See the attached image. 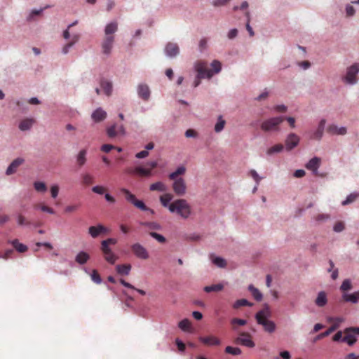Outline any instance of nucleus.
Returning <instances> with one entry per match:
<instances>
[{"label": "nucleus", "mask_w": 359, "mask_h": 359, "mask_svg": "<svg viewBox=\"0 0 359 359\" xmlns=\"http://www.w3.org/2000/svg\"><path fill=\"white\" fill-rule=\"evenodd\" d=\"M342 299L346 302L357 304L359 302V290L351 294L344 293L342 294Z\"/></svg>", "instance_id": "nucleus-22"}, {"label": "nucleus", "mask_w": 359, "mask_h": 359, "mask_svg": "<svg viewBox=\"0 0 359 359\" xmlns=\"http://www.w3.org/2000/svg\"><path fill=\"white\" fill-rule=\"evenodd\" d=\"M345 336L342 341L346 342L349 346H353L357 341L356 336L359 335V327H351L344 330Z\"/></svg>", "instance_id": "nucleus-8"}, {"label": "nucleus", "mask_w": 359, "mask_h": 359, "mask_svg": "<svg viewBox=\"0 0 359 359\" xmlns=\"http://www.w3.org/2000/svg\"><path fill=\"white\" fill-rule=\"evenodd\" d=\"M79 39V34H74L72 36L70 41L67 43L63 48H62V53L64 54H67L69 52V48L75 44Z\"/></svg>", "instance_id": "nucleus-31"}, {"label": "nucleus", "mask_w": 359, "mask_h": 359, "mask_svg": "<svg viewBox=\"0 0 359 359\" xmlns=\"http://www.w3.org/2000/svg\"><path fill=\"white\" fill-rule=\"evenodd\" d=\"M250 175L254 179L256 183L258 184L262 180V177L259 176L257 172L255 170H251L250 171Z\"/></svg>", "instance_id": "nucleus-58"}, {"label": "nucleus", "mask_w": 359, "mask_h": 359, "mask_svg": "<svg viewBox=\"0 0 359 359\" xmlns=\"http://www.w3.org/2000/svg\"><path fill=\"white\" fill-rule=\"evenodd\" d=\"M90 277H91L92 280L94 283H95L97 284H100L102 283V278L97 270L94 269L92 271Z\"/></svg>", "instance_id": "nucleus-50"}, {"label": "nucleus", "mask_w": 359, "mask_h": 359, "mask_svg": "<svg viewBox=\"0 0 359 359\" xmlns=\"http://www.w3.org/2000/svg\"><path fill=\"white\" fill-rule=\"evenodd\" d=\"M118 30V24L112 22L107 24L104 29V38L102 43V53L109 55L111 53L114 42V34Z\"/></svg>", "instance_id": "nucleus-2"}, {"label": "nucleus", "mask_w": 359, "mask_h": 359, "mask_svg": "<svg viewBox=\"0 0 359 359\" xmlns=\"http://www.w3.org/2000/svg\"><path fill=\"white\" fill-rule=\"evenodd\" d=\"M271 316V311L268 306L259 311L255 315V319L259 325H261L264 330L268 333H273L276 329V323L269 320Z\"/></svg>", "instance_id": "nucleus-1"}, {"label": "nucleus", "mask_w": 359, "mask_h": 359, "mask_svg": "<svg viewBox=\"0 0 359 359\" xmlns=\"http://www.w3.org/2000/svg\"><path fill=\"white\" fill-rule=\"evenodd\" d=\"M168 209L184 219H187L191 213V207L185 199L175 200L169 205Z\"/></svg>", "instance_id": "nucleus-3"}, {"label": "nucleus", "mask_w": 359, "mask_h": 359, "mask_svg": "<svg viewBox=\"0 0 359 359\" xmlns=\"http://www.w3.org/2000/svg\"><path fill=\"white\" fill-rule=\"evenodd\" d=\"M284 121L282 116L270 118L261 124V129L265 132L276 131L279 130V125Z\"/></svg>", "instance_id": "nucleus-5"}, {"label": "nucleus", "mask_w": 359, "mask_h": 359, "mask_svg": "<svg viewBox=\"0 0 359 359\" xmlns=\"http://www.w3.org/2000/svg\"><path fill=\"white\" fill-rule=\"evenodd\" d=\"M89 259L90 255L87 252L81 251L76 256L75 261L79 264H84Z\"/></svg>", "instance_id": "nucleus-27"}, {"label": "nucleus", "mask_w": 359, "mask_h": 359, "mask_svg": "<svg viewBox=\"0 0 359 359\" xmlns=\"http://www.w3.org/2000/svg\"><path fill=\"white\" fill-rule=\"evenodd\" d=\"M121 192L124 194L125 198L127 201L133 204L136 208L142 210L148 211L151 214H154V210L146 206L143 201L137 200L134 194H133L129 190L126 189H121Z\"/></svg>", "instance_id": "nucleus-4"}, {"label": "nucleus", "mask_w": 359, "mask_h": 359, "mask_svg": "<svg viewBox=\"0 0 359 359\" xmlns=\"http://www.w3.org/2000/svg\"><path fill=\"white\" fill-rule=\"evenodd\" d=\"M165 52L169 57H175L180 53V49L177 43L169 42L165 48Z\"/></svg>", "instance_id": "nucleus-18"}, {"label": "nucleus", "mask_w": 359, "mask_h": 359, "mask_svg": "<svg viewBox=\"0 0 359 359\" xmlns=\"http://www.w3.org/2000/svg\"><path fill=\"white\" fill-rule=\"evenodd\" d=\"M344 229V224L342 222H337L334 226V231L341 232Z\"/></svg>", "instance_id": "nucleus-60"}, {"label": "nucleus", "mask_w": 359, "mask_h": 359, "mask_svg": "<svg viewBox=\"0 0 359 359\" xmlns=\"http://www.w3.org/2000/svg\"><path fill=\"white\" fill-rule=\"evenodd\" d=\"M329 218H330V215H326V214H318L315 217L316 221H317L318 222H322L326 221Z\"/></svg>", "instance_id": "nucleus-55"}, {"label": "nucleus", "mask_w": 359, "mask_h": 359, "mask_svg": "<svg viewBox=\"0 0 359 359\" xmlns=\"http://www.w3.org/2000/svg\"><path fill=\"white\" fill-rule=\"evenodd\" d=\"M225 124H226L225 120L223 119L222 116H219L218 117L217 122L215 126V131L216 133L221 132L224 129Z\"/></svg>", "instance_id": "nucleus-41"}, {"label": "nucleus", "mask_w": 359, "mask_h": 359, "mask_svg": "<svg viewBox=\"0 0 359 359\" xmlns=\"http://www.w3.org/2000/svg\"><path fill=\"white\" fill-rule=\"evenodd\" d=\"M34 187L36 191L39 192H45L47 190L46 184L42 182H35L34 183Z\"/></svg>", "instance_id": "nucleus-49"}, {"label": "nucleus", "mask_w": 359, "mask_h": 359, "mask_svg": "<svg viewBox=\"0 0 359 359\" xmlns=\"http://www.w3.org/2000/svg\"><path fill=\"white\" fill-rule=\"evenodd\" d=\"M172 180L174 181L172 184L173 191L177 196H184L186 194L187 191V185L185 180L182 177H179L178 179Z\"/></svg>", "instance_id": "nucleus-10"}, {"label": "nucleus", "mask_w": 359, "mask_h": 359, "mask_svg": "<svg viewBox=\"0 0 359 359\" xmlns=\"http://www.w3.org/2000/svg\"><path fill=\"white\" fill-rule=\"evenodd\" d=\"M253 305L252 303H250L245 299H241L234 302L233 304V308L235 309H238L241 306H252Z\"/></svg>", "instance_id": "nucleus-38"}, {"label": "nucleus", "mask_w": 359, "mask_h": 359, "mask_svg": "<svg viewBox=\"0 0 359 359\" xmlns=\"http://www.w3.org/2000/svg\"><path fill=\"white\" fill-rule=\"evenodd\" d=\"M199 340L201 342L207 346H218L221 344L220 340L217 337L212 335L201 337Z\"/></svg>", "instance_id": "nucleus-17"}, {"label": "nucleus", "mask_w": 359, "mask_h": 359, "mask_svg": "<svg viewBox=\"0 0 359 359\" xmlns=\"http://www.w3.org/2000/svg\"><path fill=\"white\" fill-rule=\"evenodd\" d=\"M100 85L105 94L108 96L110 95L112 91L111 83L106 80H102Z\"/></svg>", "instance_id": "nucleus-35"}, {"label": "nucleus", "mask_w": 359, "mask_h": 359, "mask_svg": "<svg viewBox=\"0 0 359 359\" xmlns=\"http://www.w3.org/2000/svg\"><path fill=\"white\" fill-rule=\"evenodd\" d=\"M108 232V229L102 224L92 226L88 229L89 234L94 238L98 237L100 234H104Z\"/></svg>", "instance_id": "nucleus-15"}, {"label": "nucleus", "mask_w": 359, "mask_h": 359, "mask_svg": "<svg viewBox=\"0 0 359 359\" xmlns=\"http://www.w3.org/2000/svg\"><path fill=\"white\" fill-rule=\"evenodd\" d=\"M326 121L325 119H322L318 126L317 130L313 133L311 138L317 140H320L324 133L325 126Z\"/></svg>", "instance_id": "nucleus-21"}, {"label": "nucleus", "mask_w": 359, "mask_h": 359, "mask_svg": "<svg viewBox=\"0 0 359 359\" xmlns=\"http://www.w3.org/2000/svg\"><path fill=\"white\" fill-rule=\"evenodd\" d=\"M116 128L117 125L114 124L111 126L107 128V134L110 138H113L118 135V132Z\"/></svg>", "instance_id": "nucleus-43"}, {"label": "nucleus", "mask_w": 359, "mask_h": 359, "mask_svg": "<svg viewBox=\"0 0 359 359\" xmlns=\"http://www.w3.org/2000/svg\"><path fill=\"white\" fill-rule=\"evenodd\" d=\"M231 0H214L212 1V5L215 7L222 6L228 4Z\"/></svg>", "instance_id": "nucleus-57"}, {"label": "nucleus", "mask_w": 359, "mask_h": 359, "mask_svg": "<svg viewBox=\"0 0 359 359\" xmlns=\"http://www.w3.org/2000/svg\"><path fill=\"white\" fill-rule=\"evenodd\" d=\"M337 327H338L337 325H334L331 326L327 330H326L324 332L320 333L319 334V337H325L328 336L330 334H331L332 332H334L337 328Z\"/></svg>", "instance_id": "nucleus-54"}, {"label": "nucleus", "mask_w": 359, "mask_h": 359, "mask_svg": "<svg viewBox=\"0 0 359 359\" xmlns=\"http://www.w3.org/2000/svg\"><path fill=\"white\" fill-rule=\"evenodd\" d=\"M58 193H59V187L57 185H56V184L53 185L50 187L51 196L53 198H55L57 196Z\"/></svg>", "instance_id": "nucleus-62"}, {"label": "nucleus", "mask_w": 359, "mask_h": 359, "mask_svg": "<svg viewBox=\"0 0 359 359\" xmlns=\"http://www.w3.org/2000/svg\"><path fill=\"white\" fill-rule=\"evenodd\" d=\"M114 148H115L114 146L109 144H105L101 147V151L104 153H109Z\"/></svg>", "instance_id": "nucleus-64"}, {"label": "nucleus", "mask_w": 359, "mask_h": 359, "mask_svg": "<svg viewBox=\"0 0 359 359\" xmlns=\"http://www.w3.org/2000/svg\"><path fill=\"white\" fill-rule=\"evenodd\" d=\"M101 251L102 252L104 259L111 264H114L116 260L118 259V256H116L114 252L111 250L110 248H100Z\"/></svg>", "instance_id": "nucleus-13"}, {"label": "nucleus", "mask_w": 359, "mask_h": 359, "mask_svg": "<svg viewBox=\"0 0 359 359\" xmlns=\"http://www.w3.org/2000/svg\"><path fill=\"white\" fill-rule=\"evenodd\" d=\"M137 93L139 96L144 100H148L150 97V90L148 86L145 84H140L137 88Z\"/></svg>", "instance_id": "nucleus-23"}, {"label": "nucleus", "mask_w": 359, "mask_h": 359, "mask_svg": "<svg viewBox=\"0 0 359 359\" xmlns=\"http://www.w3.org/2000/svg\"><path fill=\"white\" fill-rule=\"evenodd\" d=\"M352 287H353V286H352V283H351V280L345 279L342 282V284L340 286V290L343 292V294H344V293H347L346 292L348 290H351L352 289Z\"/></svg>", "instance_id": "nucleus-40"}, {"label": "nucleus", "mask_w": 359, "mask_h": 359, "mask_svg": "<svg viewBox=\"0 0 359 359\" xmlns=\"http://www.w3.org/2000/svg\"><path fill=\"white\" fill-rule=\"evenodd\" d=\"M211 66L213 69V70H212V74H217L220 72L221 70V63L218 61V60H214L212 63H211Z\"/></svg>", "instance_id": "nucleus-52"}, {"label": "nucleus", "mask_w": 359, "mask_h": 359, "mask_svg": "<svg viewBox=\"0 0 359 359\" xmlns=\"http://www.w3.org/2000/svg\"><path fill=\"white\" fill-rule=\"evenodd\" d=\"M34 208L36 209H40L41 210H42L43 212H46L48 213H50V214H54L55 213V211L53 208L47 206V205H45L43 204H41V203H37L36 205H34Z\"/></svg>", "instance_id": "nucleus-48"}, {"label": "nucleus", "mask_w": 359, "mask_h": 359, "mask_svg": "<svg viewBox=\"0 0 359 359\" xmlns=\"http://www.w3.org/2000/svg\"><path fill=\"white\" fill-rule=\"evenodd\" d=\"M92 191L97 194H103L106 189L102 186H95L93 187Z\"/></svg>", "instance_id": "nucleus-61"}, {"label": "nucleus", "mask_w": 359, "mask_h": 359, "mask_svg": "<svg viewBox=\"0 0 359 359\" xmlns=\"http://www.w3.org/2000/svg\"><path fill=\"white\" fill-rule=\"evenodd\" d=\"M34 121H35L34 118H25L20 121V123L19 124V128L22 131L28 130L32 128Z\"/></svg>", "instance_id": "nucleus-26"}, {"label": "nucleus", "mask_w": 359, "mask_h": 359, "mask_svg": "<svg viewBox=\"0 0 359 359\" xmlns=\"http://www.w3.org/2000/svg\"><path fill=\"white\" fill-rule=\"evenodd\" d=\"M9 243L19 252H25L27 251V250H28V248L25 245L20 243L18 239H14L11 241H9Z\"/></svg>", "instance_id": "nucleus-29"}, {"label": "nucleus", "mask_w": 359, "mask_h": 359, "mask_svg": "<svg viewBox=\"0 0 359 359\" xmlns=\"http://www.w3.org/2000/svg\"><path fill=\"white\" fill-rule=\"evenodd\" d=\"M82 183L85 185H90L94 183V177L88 173L82 175Z\"/></svg>", "instance_id": "nucleus-44"}, {"label": "nucleus", "mask_w": 359, "mask_h": 359, "mask_svg": "<svg viewBox=\"0 0 359 359\" xmlns=\"http://www.w3.org/2000/svg\"><path fill=\"white\" fill-rule=\"evenodd\" d=\"M248 290L251 292L252 295L253 296L255 300L259 302L262 299V294L257 288L255 287L252 285H250L248 286Z\"/></svg>", "instance_id": "nucleus-33"}, {"label": "nucleus", "mask_w": 359, "mask_h": 359, "mask_svg": "<svg viewBox=\"0 0 359 359\" xmlns=\"http://www.w3.org/2000/svg\"><path fill=\"white\" fill-rule=\"evenodd\" d=\"M223 288H224V285L221 283H219V284H216V285L205 286L204 287V290L206 292H219V291L222 290Z\"/></svg>", "instance_id": "nucleus-39"}, {"label": "nucleus", "mask_w": 359, "mask_h": 359, "mask_svg": "<svg viewBox=\"0 0 359 359\" xmlns=\"http://www.w3.org/2000/svg\"><path fill=\"white\" fill-rule=\"evenodd\" d=\"M359 72V62L354 63L347 68L346 74L343 77V81L348 84H355L357 82L356 75Z\"/></svg>", "instance_id": "nucleus-6"}, {"label": "nucleus", "mask_w": 359, "mask_h": 359, "mask_svg": "<svg viewBox=\"0 0 359 359\" xmlns=\"http://www.w3.org/2000/svg\"><path fill=\"white\" fill-rule=\"evenodd\" d=\"M179 327L185 332H191V322L188 319H184L179 323Z\"/></svg>", "instance_id": "nucleus-37"}, {"label": "nucleus", "mask_w": 359, "mask_h": 359, "mask_svg": "<svg viewBox=\"0 0 359 359\" xmlns=\"http://www.w3.org/2000/svg\"><path fill=\"white\" fill-rule=\"evenodd\" d=\"M327 302L326 293L323 291L320 292L318 294L317 298L316 299L315 303L319 307H323L326 305Z\"/></svg>", "instance_id": "nucleus-25"}, {"label": "nucleus", "mask_w": 359, "mask_h": 359, "mask_svg": "<svg viewBox=\"0 0 359 359\" xmlns=\"http://www.w3.org/2000/svg\"><path fill=\"white\" fill-rule=\"evenodd\" d=\"M86 154L87 150L82 149L81 150L77 156H76V162L79 166H83L86 162Z\"/></svg>", "instance_id": "nucleus-32"}, {"label": "nucleus", "mask_w": 359, "mask_h": 359, "mask_svg": "<svg viewBox=\"0 0 359 359\" xmlns=\"http://www.w3.org/2000/svg\"><path fill=\"white\" fill-rule=\"evenodd\" d=\"M79 208V205H71L65 208V212H73L76 211Z\"/></svg>", "instance_id": "nucleus-63"}, {"label": "nucleus", "mask_w": 359, "mask_h": 359, "mask_svg": "<svg viewBox=\"0 0 359 359\" xmlns=\"http://www.w3.org/2000/svg\"><path fill=\"white\" fill-rule=\"evenodd\" d=\"M18 224L20 226H22V225H28V224H29V222L26 221L25 217L22 214H19L18 215Z\"/></svg>", "instance_id": "nucleus-59"}, {"label": "nucleus", "mask_w": 359, "mask_h": 359, "mask_svg": "<svg viewBox=\"0 0 359 359\" xmlns=\"http://www.w3.org/2000/svg\"><path fill=\"white\" fill-rule=\"evenodd\" d=\"M320 165V158L318 157H313L306 165L308 170H311L315 175L318 174V169Z\"/></svg>", "instance_id": "nucleus-19"}, {"label": "nucleus", "mask_w": 359, "mask_h": 359, "mask_svg": "<svg viewBox=\"0 0 359 359\" xmlns=\"http://www.w3.org/2000/svg\"><path fill=\"white\" fill-rule=\"evenodd\" d=\"M212 261L214 264H215L216 266H217L218 267H220V268L225 267L226 265V262L225 259H224L223 258L219 257H212Z\"/></svg>", "instance_id": "nucleus-47"}, {"label": "nucleus", "mask_w": 359, "mask_h": 359, "mask_svg": "<svg viewBox=\"0 0 359 359\" xmlns=\"http://www.w3.org/2000/svg\"><path fill=\"white\" fill-rule=\"evenodd\" d=\"M234 342L236 344H240L248 348H253L255 346V342L252 340V336L250 334L245 332L240 333Z\"/></svg>", "instance_id": "nucleus-9"}, {"label": "nucleus", "mask_w": 359, "mask_h": 359, "mask_svg": "<svg viewBox=\"0 0 359 359\" xmlns=\"http://www.w3.org/2000/svg\"><path fill=\"white\" fill-rule=\"evenodd\" d=\"M24 159L22 158H17L15 160H13L10 165L8 167L6 174L7 175H11L13 173H15L17 171V169L20 165H21L24 163Z\"/></svg>", "instance_id": "nucleus-16"}, {"label": "nucleus", "mask_w": 359, "mask_h": 359, "mask_svg": "<svg viewBox=\"0 0 359 359\" xmlns=\"http://www.w3.org/2000/svg\"><path fill=\"white\" fill-rule=\"evenodd\" d=\"M127 171L130 175H137L140 177H148L151 175V169H148L141 166L128 168Z\"/></svg>", "instance_id": "nucleus-12"}, {"label": "nucleus", "mask_w": 359, "mask_h": 359, "mask_svg": "<svg viewBox=\"0 0 359 359\" xmlns=\"http://www.w3.org/2000/svg\"><path fill=\"white\" fill-rule=\"evenodd\" d=\"M358 197H359V194L352 193L346 197V200L341 203V205H346L348 204H350L354 202L358 198Z\"/></svg>", "instance_id": "nucleus-45"}, {"label": "nucleus", "mask_w": 359, "mask_h": 359, "mask_svg": "<svg viewBox=\"0 0 359 359\" xmlns=\"http://www.w3.org/2000/svg\"><path fill=\"white\" fill-rule=\"evenodd\" d=\"M195 69L198 73V79H210L212 76L213 74L211 69L207 67V63L203 61H198L195 64Z\"/></svg>", "instance_id": "nucleus-7"}, {"label": "nucleus", "mask_w": 359, "mask_h": 359, "mask_svg": "<svg viewBox=\"0 0 359 359\" xmlns=\"http://www.w3.org/2000/svg\"><path fill=\"white\" fill-rule=\"evenodd\" d=\"M283 145L282 144H277L266 150V154L268 156H272L275 154L280 153L283 150Z\"/></svg>", "instance_id": "nucleus-30"}, {"label": "nucleus", "mask_w": 359, "mask_h": 359, "mask_svg": "<svg viewBox=\"0 0 359 359\" xmlns=\"http://www.w3.org/2000/svg\"><path fill=\"white\" fill-rule=\"evenodd\" d=\"M299 142V137L294 133H290L285 140V148L287 151H290L298 145Z\"/></svg>", "instance_id": "nucleus-14"}, {"label": "nucleus", "mask_w": 359, "mask_h": 359, "mask_svg": "<svg viewBox=\"0 0 359 359\" xmlns=\"http://www.w3.org/2000/svg\"><path fill=\"white\" fill-rule=\"evenodd\" d=\"M151 191H165L167 190L166 185L162 182H157L150 185Z\"/></svg>", "instance_id": "nucleus-34"}, {"label": "nucleus", "mask_w": 359, "mask_h": 359, "mask_svg": "<svg viewBox=\"0 0 359 359\" xmlns=\"http://www.w3.org/2000/svg\"><path fill=\"white\" fill-rule=\"evenodd\" d=\"M225 352L229 354H231L233 355H238L241 354L242 351L241 348L238 347H232V346H226L225 348Z\"/></svg>", "instance_id": "nucleus-46"}, {"label": "nucleus", "mask_w": 359, "mask_h": 359, "mask_svg": "<svg viewBox=\"0 0 359 359\" xmlns=\"http://www.w3.org/2000/svg\"><path fill=\"white\" fill-rule=\"evenodd\" d=\"M116 271L120 275H128L130 269L131 265L128 264H118L116 266Z\"/></svg>", "instance_id": "nucleus-28"}, {"label": "nucleus", "mask_w": 359, "mask_h": 359, "mask_svg": "<svg viewBox=\"0 0 359 359\" xmlns=\"http://www.w3.org/2000/svg\"><path fill=\"white\" fill-rule=\"evenodd\" d=\"M185 172H186L185 167L180 166L177 168V170L175 172L170 173L168 177L170 180L178 179V176L184 175L185 173Z\"/></svg>", "instance_id": "nucleus-36"}, {"label": "nucleus", "mask_w": 359, "mask_h": 359, "mask_svg": "<svg viewBox=\"0 0 359 359\" xmlns=\"http://www.w3.org/2000/svg\"><path fill=\"white\" fill-rule=\"evenodd\" d=\"M327 132L331 135H344L346 134L347 130L346 127L339 128L337 126L332 124L327 127Z\"/></svg>", "instance_id": "nucleus-20"}, {"label": "nucleus", "mask_w": 359, "mask_h": 359, "mask_svg": "<svg viewBox=\"0 0 359 359\" xmlns=\"http://www.w3.org/2000/svg\"><path fill=\"white\" fill-rule=\"evenodd\" d=\"M172 195L171 194H165L160 196V201L163 206L169 207L168 203L172 199Z\"/></svg>", "instance_id": "nucleus-42"}, {"label": "nucleus", "mask_w": 359, "mask_h": 359, "mask_svg": "<svg viewBox=\"0 0 359 359\" xmlns=\"http://www.w3.org/2000/svg\"><path fill=\"white\" fill-rule=\"evenodd\" d=\"M231 324H232L233 325H240V326H243V325H246L247 321H246L245 320H243V319H240V318H233V319L231 320Z\"/></svg>", "instance_id": "nucleus-56"}, {"label": "nucleus", "mask_w": 359, "mask_h": 359, "mask_svg": "<svg viewBox=\"0 0 359 359\" xmlns=\"http://www.w3.org/2000/svg\"><path fill=\"white\" fill-rule=\"evenodd\" d=\"M92 118L95 122H100L107 117V113L101 108H97L92 114Z\"/></svg>", "instance_id": "nucleus-24"}, {"label": "nucleus", "mask_w": 359, "mask_h": 359, "mask_svg": "<svg viewBox=\"0 0 359 359\" xmlns=\"http://www.w3.org/2000/svg\"><path fill=\"white\" fill-rule=\"evenodd\" d=\"M133 254L139 259H147L149 257L147 250L140 243H135L131 246Z\"/></svg>", "instance_id": "nucleus-11"}, {"label": "nucleus", "mask_w": 359, "mask_h": 359, "mask_svg": "<svg viewBox=\"0 0 359 359\" xmlns=\"http://www.w3.org/2000/svg\"><path fill=\"white\" fill-rule=\"evenodd\" d=\"M117 243V240L115 238H107L101 242V247L110 248V245H115Z\"/></svg>", "instance_id": "nucleus-51"}, {"label": "nucleus", "mask_w": 359, "mask_h": 359, "mask_svg": "<svg viewBox=\"0 0 359 359\" xmlns=\"http://www.w3.org/2000/svg\"><path fill=\"white\" fill-rule=\"evenodd\" d=\"M149 235L161 243H163L166 241L165 238L163 236L158 234L156 232H150Z\"/></svg>", "instance_id": "nucleus-53"}]
</instances>
